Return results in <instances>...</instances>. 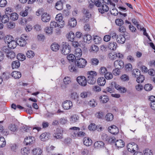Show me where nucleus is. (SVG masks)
Segmentation results:
<instances>
[{"label":"nucleus","mask_w":155,"mask_h":155,"mask_svg":"<svg viewBox=\"0 0 155 155\" xmlns=\"http://www.w3.org/2000/svg\"><path fill=\"white\" fill-rule=\"evenodd\" d=\"M28 38V36L25 34H22L17 39L18 44L21 46H24L26 45V41Z\"/></svg>","instance_id":"obj_1"},{"label":"nucleus","mask_w":155,"mask_h":155,"mask_svg":"<svg viewBox=\"0 0 155 155\" xmlns=\"http://www.w3.org/2000/svg\"><path fill=\"white\" fill-rule=\"evenodd\" d=\"M75 64L79 68H84L87 64L86 60L83 58H79L76 60Z\"/></svg>","instance_id":"obj_2"},{"label":"nucleus","mask_w":155,"mask_h":155,"mask_svg":"<svg viewBox=\"0 0 155 155\" xmlns=\"http://www.w3.org/2000/svg\"><path fill=\"white\" fill-rule=\"evenodd\" d=\"M128 150L131 153H135L138 150V145L134 143H129L127 146Z\"/></svg>","instance_id":"obj_3"},{"label":"nucleus","mask_w":155,"mask_h":155,"mask_svg":"<svg viewBox=\"0 0 155 155\" xmlns=\"http://www.w3.org/2000/svg\"><path fill=\"white\" fill-rule=\"evenodd\" d=\"M77 81L82 86H85L87 85V81L86 78L84 76H78L77 78Z\"/></svg>","instance_id":"obj_4"},{"label":"nucleus","mask_w":155,"mask_h":155,"mask_svg":"<svg viewBox=\"0 0 155 155\" xmlns=\"http://www.w3.org/2000/svg\"><path fill=\"white\" fill-rule=\"evenodd\" d=\"M70 46L68 44L63 45L62 48L61 49V53L64 55H67L70 52Z\"/></svg>","instance_id":"obj_5"},{"label":"nucleus","mask_w":155,"mask_h":155,"mask_svg":"<svg viewBox=\"0 0 155 155\" xmlns=\"http://www.w3.org/2000/svg\"><path fill=\"white\" fill-rule=\"evenodd\" d=\"M84 15L81 18V20L83 22H87L89 21V19L91 17V14H90L88 10H85L83 12Z\"/></svg>","instance_id":"obj_6"},{"label":"nucleus","mask_w":155,"mask_h":155,"mask_svg":"<svg viewBox=\"0 0 155 155\" xmlns=\"http://www.w3.org/2000/svg\"><path fill=\"white\" fill-rule=\"evenodd\" d=\"M64 25L65 22L64 21H62L61 24H60V23H57L54 21H52L50 24V27L52 28L57 27L60 28H62L64 27Z\"/></svg>","instance_id":"obj_7"},{"label":"nucleus","mask_w":155,"mask_h":155,"mask_svg":"<svg viewBox=\"0 0 155 155\" xmlns=\"http://www.w3.org/2000/svg\"><path fill=\"white\" fill-rule=\"evenodd\" d=\"M35 142V139L34 137H33L29 136L26 137L24 141V143L26 145H31L34 143Z\"/></svg>","instance_id":"obj_8"},{"label":"nucleus","mask_w":155,"mask_h":155,"mask_svg":"<svg viewBox=\"0 0 155 155\" xmlns=\"http://www.w3.org/2000/svg\"><path fill=\"white\" fill-rule=\"evenodd\" d=\"M108 130L110 133L113 134H117L119 132L118 128L114 125H113L109 127Z\"/></svg>","instance_id":"obj_9"},{"label":"nucleus","mask_w":155,"mask_h":155,"mask_svg":"<svg viewBox=\"0 0 155 155\" xmlns=\"http://www.w3.org/2000/svg\"><path fill=\"white\" fill-rule=\"evenodd\" d=\"M73 104L70 101H64L62 104L63 107L65 110H68L72 107Z\"/></svg>","instance_id":"obj_10"},{"label":"nucleus","mask_w":155,"mask_h":155,"mask_svg":"<svg viewBox=\"0 0 155 155\" xmlns=\"http://www.w3.org/2000/svg\"><path fill=\"white\" fill-rule=\"evenodd\" d=\"M70 97L71 100L76 101L77 103H80L78 100L79 96L76 92L73 91L71 93Z\"/></svg>","instance_id":"obj_11"},{"label":"nucleus","mask_w":155,"mask_h":155,"mask_svg":"<svg viewBox=\"0 0 155 155\" xmlns=\"http://www.w3.org/2000/svg\"><path fill=\"white\" fill-rule=\"evenodd\" d=\"M98 10L100 13L103 14L109 10V7L106 4H104L98 8Z\"/></svg>","instance_id":"obj_12"},{"label":"nucleus","mask_w":155,"mask_h":155,"mask_svg":"<svg viewBox=\"0 0 155 155\" xmlns=\"http://www.w3.org/2000/svg\"><path fill=\"white\" fill-rule=\"evenodd\" d=\"M100 101L101 103L105 104L107 103L109 100L108 96L107 95H103L99 97Z\"/></svg>","instance_id":"obj_13"},{"label":"nucleus","mask_w":155,"mask_h":155,"mask_svg":"<svg viewBox=\"0 0 155 155\" xmlns=\"http://www.w3.org/2000/svg\"><path fill=\"white\" fill-rule=\"evenodd\" d=\"M84 144L87 146H89L91 145L92 141L91 138L88 137H84L83 139Z\"/></svg>","instance_id":"obj_14"},{"label":"nucleus","mask_w":155,"mask_h":155,"mask_svg":"<svg viewBox=\"0 0 155 155\" xmlns=\"http://www.w3.org/2000/svg\"><path fill=\"white\" fill-rule=\"evenodd\" d=\"M79 117L77 114H74L71 116L69 118L70 122L72 123H74L78 121Z\"/></svg>","instance_id":"obj_15"},{"label":"nucleus","mask_w":155,"mask_h":155,"mask_svg":"<svg viewBox=\"0 0 155 155\" xmlns=\"http://www.w3.org/2000/svg\"><path fill=\"white\" fill-rule=\"evenodd\" d=\"M50 19V16L47 13H43L41 15V20L45 22L49 21Z\"/></svg>","instance_id":"obj_16"},{"label":"nucleus","mask_w":155,"mask_h":155,"mask_svg":"<svg viewBox=\"0 0 155 155\" xmlns=\"http://www.w3.org/2000/svg\"><path fill=\"white\" fill-rule=\"evenodd\" d=\"M104 144L102 141H98L95 142L94 144L95 148L97 149H100L103 148L104 147Z\"/></svg>","instance_id":"obj_17"},{"label":"nucleus","mask_w":155,"mask_h":155,"mask_svg":"<svg viewBox=\"0 0 155 155\" xmlns=\"http://www.w3.org/2000/svg\"><path fill=\"white\" fill-rule=\"evenodd\" d=\"M42 152V150L39 147L35 148L32 150V153L33 155H40Z\"/></svg>","instance_id":"obj_18"},{"label":"nucleus","mask_w":155,"mask_h":155,"mask_svg":"<svg viewBox=\"0 0 155 155\" xmlns=\"http://www.w3.org/2000/svg\"><path fill=\"white\" fill-rule=\"evenodd\" d=\"M91 95V93L88 91H83L81 92L80 96V97L82 98H85L89 97Z\"/></svg>","instance_id":"obj_19"},{"label":"nucleus","mask_w":155,"mask_h":155,"mask_svg":"<svg viewBox=\"0 0 155 155\" xmlns=\"http://www.w3.org/2000/svg\"><path fill=\"white\" fill-rule=\"evenodd\" d=\"M83 40L84 42L89 43L92 41L91 36L88 34H86L84 35L83 37Z\"/></svg>","instance_id":"obj_20"},{"label":"nucleus","mask_w":155,"mask_h":155,"mask_svg":"<svg viewBox=\"0 0 155 155\" xmlns=\"http://www.w3.org/2000/svg\"><path fill=\"white\" fill-rule=\"evenodd\" d=\"M97 82L99 85L103 86L105 84L106 82L105 79L104 77H100L97 80Z\"/></svg>","instance_id":"obj_21"},{"label":"nucleus","mask_w":155,"mask_h":155,"mask_svg":"<svg viewBox=\"0 0 155 155\" xmlns=\"http://www.w3.org/2000/svg\"><path fill=\"white\" fill-rule=\"evenodd\" d=\"M49 134L45 132L42 134L40 136L41 140L43 141H46L48 139Z\"/></svg>","instance_id":"obj_22"},{"label":"nucleus","mask_w":155,"mask_h":155,"mask_svg":"<svg viewBox=\"0 0 155 155\" xmlns=\"http://www.w3.org/2000/svg\"><path fill=\"white\" fill-rule=\"evenodd\" d=\"M3 39L5 43L8 44L14 39V38L11 35H7L4 37Z\"/></svg>","instance_id":"obj_23"},{"label":"nucleus","mask_w":155,"mask_h":155,"mask_svg":"<svg viewBox=\"0 0 155 155\" xmlns=\"http://www.w3.org/2000/svg\"><path fill=\"white\" fill-rule=\"evenodd\" d=\"M115 142V146L118 148L122 147L124 146V143L121 140H117Z\"/></svg>","instance_id":"obj_24"},{"label":"nucleus","mask_w":155,"mask_h":155,"mask_svg":"<svg viewBox=\"0 0 155 155\" xmlns=\"http://www.w3.org/2000/svg\"><path fill=\"white\" fill-rule=\"evenodd\" d=\"M117 40L118 43L123 44L124 43L125 38L123 35H119L117 36Z\"/></svg>","instance_id":"obj_25"},{"label":"nucleus","mask_w":155,"mask_h":155,"mask_svg":"<svg viewBox=\"0 0 155 155\" xmlns=\"http://www.w3.org/2000/svg\"><path fill=\"white\" fill-rule=\"evenodd\" d=\"M117 47V43L114 42H110L108 45V48L111 50L113 51L116 50Z\"/></svg>","instance_id":"obj_26"},{"label":"nucleus","mask_w":155,"mask_h":155,"mask_svg":"<svg viewBox=\"0 0 155 155\" xmlns=\"http://www.w3.org/2000/svg\"><path fill=\"white\" fill-rule=\"evenodd\" d=\"M124 63L122 61H115L114 63V65L115 67H117L119 68H121L124 66Z\"/></svg>","instance_id":"obj_27"},{"label":"nucleus","mask_w":155,"mask_h":155,"mask_svg":"<svg viewBox=\"0 0 155 155\" xmlns=\"http://www.w3.org/2000/svg\"><path fill=\"white\" fill-rule=\"evenodd\" d=\"M75 55L77 58H80L82 54V51L81 49L79 48H76L74 52Z\"/></svg>","instance_id":"obj_28"},{"label":"nucleus","mask_w":155,"mask_h":155,"mask_svg":"<svg viewBox=\"0 0 155 155\" xmlns=\"http://www.w3.org/2000/svg\"><path fill=\"white\" fill-rule=\"evenodd\" d=\"M17 45V42L13 39L8 44V46L9 48L14 49L16 48Z\"/></svg>","instance_id":"obj_29"},{"label":"nucleus","mask_w":155,"mask_h":155,"mask_svg":"<svg viewBox=\"0 0 155 155\" xmlns=\"http://www.w3.org/2000/svg\"><path fill=\"white\" fill-rule=\"evenodd\" d=\"M68 23V25L70 27H74L76 25V21L75 18H72L69 20Z\"/></svg>","instance_id":"obj_30"},{"label":"nucleus","mask_w":155,"mask_h":155,"mask_svg":"<svg viewBox=\"0 0 155 155\" xmlns=\"http://www.w3.org/2000/svg\"><path fill=\"white\" fill-rule=\"evenodd\" d=\"M9 18L11 20L15 21L18 19V15L16 12H12L10 15Z\"/></svg>","instance_id":"obj_31"},{"label":"nucleus","mask_w":155,"mask_h":155,"mask_svg":"<svg viewBox=\"0 0 155 155\" xmlns=\"http://www.w3.org/2000/svg\"><path fill=\"white\" fill-rule=\"evenodd\" d=\"M10 147L12 151L16 152L18 148V145L16 143H12L10 144Z\"/></svg>","instance_id":"obj_32"},{"label":"nucleus","mask_w":155,"mask_h":155,"mask_svg":"<svg viewBox=\"0 0 155 155\" xmlns=\"http://www.w3.org/2000/svg\"><path fill=\"white\" fill-rule=\"evenodd\" d=\"M60 47V46L58 44L54 43L51 45V48L52 51H56L59 49Z\"/></svg>","instance_id":"obj_33"},{"label":"nucleus","mask_w":155,"mask_h":155,"mask_svg":"<svg viewBox=\"0 0 155 155\" xmlns=\"http://www.w3.org/2000/svg\"><path fill=\"white\" fill-rule=\"evenodd\" d=\"M12 75L15 79H18L21 77V74L20 72L14 71L12 72Z\"/></svg>","instance_id":"obj_34"},{"label":"nucleus","mask_w":155,"mask_h":155,"mask_svg":"<svg viewBox=\"0 0 155 155\" xmlns=\"http://www.w3.org/2000/svg\"><path fill=\"white\" fill-rule=\"evenodd\" d=\"M56 8L58 10H61L63 8L62 2L61 1H58L57 2L55 5Z\"/></svg>","instance_id":"obj_35"},{"label":"nucleus","mask_w":155,"mask_h":155,"mask_svg":"<svg viewBox=\"0 0 155 155\" xmlns=\"http://www.w3.org/2000/svg\"><path fill=\"white\" fill-rule=\"evenodd\" d=\"M20 66V63L18 60L13 61L12 64V66L13 69L18 68Z\"/></svg>","instance_id":"obj_36"},{"label":"nucleus","mask_w":155,"mask_h":155,"mask_svg":"<svg viewBox=\"0 0 155 155\" xmlns=\"http://www.w3.org/2000/svg\"><path fill=\"white\" fill-rule=\"evenodd\" d=\"M1 21L3 23H5L8 22L9 20V17L6 15H3L1 18Z\"/></svg>","instance_id":"obj_37"},{"label":"nucleus","mask_w":155,"mask_h":155,"mask_svg":"<svg viewBox=\"0 0 155 155\" xmlns=\"http://www.w3.org/2000/svg\"><path fill=\"white\" fill-rule=\"evenodd\" d=\"M97 74L95 71H89L87 72V78L97 77Z\"/></svg>","instance_id":"obj_38"},{"label":"nucleus","mask_w":155,"mask_h":155,"mask_svg":"<svg viewBox=\"0 0 155 155\" xmlns=\"http://www.w3.org/2000/svg\"><path fill=\"white\" fill-rule=\"evenodd\" d=\"M75 37L74 33L72 31H70L67 34V38L69 41H73Z\"/></svg>","instance_id":"obj_39"},{"label":"nucleus","mask_w":155,"mask_h":155,"mask_svg":"<svg viewBox=\"0 0 155 155\" xmlns=\"http://www.w3.org/2000/svg\"><path fill=\"white\" fill-rule=\"evenodd\" d=\"M132 74L133 77L137 78L140 74V71L137 69H134L132 71Z\"/></svg>","instance_id":"obj_40"},{"label":"nucleus","mask_w":155,"mask_h":155,"mask_svg":"<svg viewBox=\"0 0 155 155\" xmlns=\"http://www.w3.org/2000/svg\"><path fill=\"white\" fill-rule=\"evenodd\" d=\"M97 77L92 78H87V81L88 83L90 84H94L96 82Z\"/></svg>","instance_id":"obj_41"},{"label":"nucleus","mask_w":155,"mask_h":155,"mask_svg":"<svg viewBox=\"0 0 155 155\" xmlns=\"http://www.w3.org/2000/svg\"><path fill=\"white\" fill-rule=\"evenodd\" d=\"M30 8L29 7H26L25 10H22L20 12V15L23 17L27 16L28 14V9Z\"/></svg>","instance_id":"obj_42"},{"label":"nucleus","mask_w":155,"mask_h":155,"mask_svg":"<svg viewBox=\"0 0 155 155\" xmlns=\"http://www.w3.org/2000/svg\"><path fill=\"white\" fill-rule=\"evenodd\" d=\"M13 10L12 8L8 7L6 8L5 12V15H10L13 12Z\"/></svg>","instance_id":"obj_43"},{"label":"nucleus","mask_w":155,"mask_h":155,"mask_svg":"<svg viewBox=\"0 0 155 155\" xmlns=\"http://www.w3.org/2000/svg\"><path fill=\"white\" fill-rule=\"evenodd\" d=\"M6 56L9 58L12 59L15 57V54L14 52L12 51H10L6 54Z\"/></svg>","instance_id":"obj_44"},{"label":"nucleus","mask_w":155,"mask_h":155,"mask_svg":"<svg viewBox=\"0 0 155 155\" xmlns=\"http://www.w3.org/2000/svg\"><path fill=\"white\" fill-rule=\"evenodd\" d=\"M6 143V141L4 138L2 136H0V147H5Z\"/></svg>","instance_id":"obj_45"},{"label":"nucleus","mask_w":155,"mask_h":155,"mask_svg":"<svg viewBox=\"0 0 155 155\" xmlns=\"http://www.w3.org/2000/svg\"><path fill=\"white\" fill-rule=\"evenodd\" d=\"M76 65L71 64L69 66L68 68L71 72H75L77 71V68L76 67Z\"/></svg>","instance_id":"obj_46"},{"label":"nucleus","mask_w":155,"mask_h":155,"mask_svg":"<svg viewBox=\"0 0 155 155\" xmlns=\"http://www.w3.org/2000/svg\"><path fill=\"white\" fill-rule=\"evenodd\" d=\"M56 20L58 23H60V24H61L62 21H63V18L61 14H58L57 15L56 18Z\"/></svg>","instance_id":"obj_47"},{"label":"nucleus","mask_w":155,"mask_h":155,"mask_svg":"<svg viewBox=\"0 0 155 155\" xmlns=\"http://www.w3.org/2000/svg\"><path fill=\"white\" fill-rule=\"evenodd\" d=\"M29 149L27 147H24L21 149V153L23 155H27L29 153Z\"/></svg>","instance_id":"obj_48"},{"label":"nucleus","mask_w":155,"mask_h":155,"mask_svg":"<svg viewBox=\"0 0 155 155\" xmlns=\"http://www.w3.org/2000/svg\"><path fill=\"white\" fill-rule=\"evenodd\" d=\"M93 40L95 44H97L101 43V38L98 36H95L94 37Z\"/></svg>","instance_id":"obj_49"},{"label":"nucleus","mask_w":155,"mask_h":155,"mask_svg":"<svg viewBox=\"0 0 155 155\" xmlns=\"http://www.w3.org/2000/svg\"><path fill=\"white\" fill-rule=\"evenodd\" d=\"M71 82V78L69 77H66L63 79V82L65 85L69 84Z\"/></svg>","instance_id":"obj_50"},{"label":"nucleus","mask_w":155,"mask_h":155,"mask_svg":"<svg viewBox=\"0 0 155 155\" xmlns=\"http://www.w3.org/2000/svg\"><path fill=\"white\" fill-rule=\"evenodd\" d=\"M88 104L90 106L94 107L97 105V103L94 99H92L89 102Z\"/></svg>","instance_id":"obj_51"},{"label":"nucleus","mask_w":155,"mask_h":155,"mask_svg":"<svg viewBox=\"0 0 155 155\" xmlns=\"http://www.w3.org/2000/svg\"><path fill=\"white\" fill-rule=\"evenodd\" d=\"M104 77L107 79L110 80L113 78V75L112 73L107 71L104 75Z\"/></svg>","instance_id":"obj_52"},{"label":"nucleus","mask_w":155,"mask_h":155,"mask_svg":"<svg viewBox=\"0 0 155 155\" xmlns=\"http://www.w3.org/2000/svg\"><path fill=\"white\" fill-rule=\"evenodd\" d=\"M113 115L111 113H108L105 116L106 120L107 121H111L113 119Z\"/></svg>","instance_id":"obj_53"},{"label":"nucleus","mask_w":155,"mask_h":155,"mask_svg":"<svg viewBox=\"0 0 155 155\" xmlns=\"http://www.w3.org/2000/svg\"><path fill=\"white\" fill-rule=\"evenodd\" d=\"M104 112L102 111H99L97 112L95 114V117L99 119L102 118V117H104Z\"/></svg>","instance_id":"obj_54"},{"label":"nucleus","mask_w":155,"mask_h":155,"mask_svg":"<svg viewBox=\"0 0 155 155\" xmlns=\"http://www.w3.org/2000/svg\"><path fill=\"white\" fill-rule=\"evenodd\" d=\"M99 73L101 75H105L107 73V70L106 68L104 67H101L99 70Z\"/></svg>","instance_id":"obj_55"},{"label":"nucleus","mask_w":155,"mask_h":155,"mask_svg":"<svg viewBox=\"0 0 155 155\" xmlns=\"http://www.w3.org/2000/svg\"><path fill=\"white\" fill-rule=\"evenodd\" d=\"M144 80V76L142 75H140L138 77L137 79V82L139 83H141L143 82Z\"/></svg>","instance_id":"obj_56"},{"label":"nucleus","mask_w":155,"mask_h":155,"mask_svg":"<svg viewBox=\"0 0 155 155\" xmlns=\"http://www.w3.org/2000/svg\"><path fill=\"white\" fill-rule=\"evenodd\" d=\"M27 20L25 18H22L19 19V23L22 25H26L27 22Z\"/></svg>","instance_id":"obj_57"},{"label":"nucleus","mask_w":155,"mask_h":155,"mask_svg":"<svg viewBox=\"0 0 155 155\" xmlns=\"http://www.w3.org/2000/svg\"><path fill=\"white\" fill-rule=\"evenodd\" d=\"M75 57L74 55L70 54L67 56V58L69 61L72 62L75 59Z\"/></svg>","instance_id":"obj_58"},{"label":"nucleus","mask_w":155,"mask_h":155,"mask_svg":"<svg viewBox=\"0 0 155 155\" xmlns=\"http://www.w3.org/2000/svg\"><path fill=\"white\" fill-rule=\"evenodd\" d=\"M116 24L119 26L123 25L124 23L123 21L121 19H116L115 21Z\"/></svg>","instance_id":"obj_59"},{"label":"nucleus","mask_w":155,"mask_h":155,"mask_svg":"<svg viewBox=\"0 0 155 155\" xmlns=\"http://www.w3.org/2000/svg\"><path fill=\"white\" fill-rule=\"evenodd\" d=\"M91 64L93 65H98L99 61L96 58H94L91 60Z\"/></svg>","instance_id":"obj_60"},{"label":"nucleus","mask_w":155,"mask_h":155,"mask_svg":"<svg viewBox=\"0 0 155 155\" xmlns=\"http://www.w3.org/2000/svg\"><path fill=\"white\" fill-rule=\"evenodd\" d=\"M153 88V87L151 86V84H146L144 87V89L147 91H150Z\"/></svg>","instance_id":"obj_61"},{"label":"nucleus","mask_w":155,"mask_h":155,"mask_svg":"<svg viewBox=\"0 0 155 155\" xmlns=\"http://www.w3.org/2000/svg\"><path fill=\"white\" fill-rule=\"evenodd\" d=\"M27 56L29 58H32L35 55L34 52L31 51H28L26 53Z\"/></svg>","instance_id":"obj_62"},{"label":"nucleus","mask_w":155,"mask_h":155,"mask_svg":"<svg viewBox=\"0 0 155 155\" xmlns=\"http://www.w3.org/2000/svg\"><path fill=\"white\" fill-rule=\"evenodd\" d=\"M92 90L93 91L96 92H99L101 91V88L99 86L94 85L92 87Z\"/></svg>","instance_id":"obj_63"},{"label":"nucleus","mask_w":155,"mask_h":155,"mask_svg":"<svg viewBox=\"0 0 155 155\" xmlns=\"http://www.w3.org/2000/svg\"><path fill=\"white\" fill-rule=\"evenodd\" d=\"M144 155H153V153L152 150L149 149H146L144 151Z\"/></svg>","instance_id":"obj_64"}]
</instances>
